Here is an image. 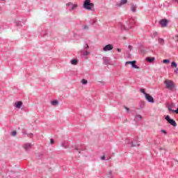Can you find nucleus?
Segmentation results:
<instances>
[{"label":"nucleus","instance_id":"f257e3e1","mask_svg":"<svg viewBox=\"0 0 178 178\" xmlns=\"http://www.w3.org/2000/svg\"><path fill=\"white\" fill-rule=\"evenodd\" d=\"M83 9L94 12V3H91V0H85L83 4Z\"/></svg>","mask_w":178,"mask_h":178},{"label":"nucleus","instance_id":"f03ea898","mask_svg":"<svg viewBox=\"0 0 178 178\" xmlns=\"http://www.w3.org/2000/svg\"><path fill=\"white\" fill-rule=\"evenodd\" d=\"M164 83L165 84L166 88H168V90H170V91H173V90L176 88L175 83H173V81H172L171 80L166 79Z\"/></svg>","mask_w":178,"mask_h":178},{"label":"nucleus","instance_id":"7ed1b4c3","mask_svg":"<svg viewBox=\"0 0 178 178\" xmlns=\"http://www.w3.org/2000/svg\"><path fill=\"white\" fill-rule=\"evenodd\" d=\"M119 26L122 30H130V29H133V26H134V19H131L129 20L128 26H124L122 23H119Z\"/></svg>","mask_w":178,"mask_h":178},{"label":"nucleus","instance_id":"20e7f679","mask_svg":"<svg viewBox=\"0 0 178 178\" xmlns=\"http://www.w3.org/2000/svg\"><path fill=\"white\" fill-rule=\"evenodd\" d=\"M136 63H137L136 60L127 61L125 63V65H131V67H133V69H140V67H138L137 65H136Z\"/></svg>","mask_w":178,"mask_h":178},{"label":"nucleus","instance_id":"39448f33","mask_svg":"<svg viewBox=\"0 0 178 178\" xmlns=\"http://www.w3.org/2000/svg\"><path fill=\"white\" fill-rule=\"evenodd\" d=\"M145 98L147 101V102H149L150 104H154V102H155L154 97H152V96H151L148 93L145 94Z\"/></svg>","mask_w":178,"mask_h":178},{"label":"nucleus","instance_id":"423d86ee","mask_svg":"<svg viewBox=\"0 0 178 178\" xmlns=\"http://www.w3.org/2000/svg\"><path fill=\"white\" fill-rule=\"evenodd\" d=\"M159 23L160 26H161V27H166L168 26V24L169 23V20L163 19H161L159 22Z\"/></svg>","mask_w":178,"mask_h":178},{"label":"nucleus","instance_id":"0eeeda50","mask_svg":"<svg viewBox=\"0 0 178 178\" xmlns=\"http://www.w3.org/2000/svg\"><path fill=\"white\" fill-rule=\"evenodd\" d=\"M165 120H167V122H168V123H170V124H171L172 126H174V127L177 126L176 121L170 119V117H169V115H167L165 117Z\"/></svg>","mask_w":178,"mask_h":178},{"label":"nucleus","instance_id":"6e6552de","mask_svg":"<svg viewBox=\"0 0 178 178\" xmlns=\"http://www.w3.org/2000/svg\"><path fill=\"white\" fill-rule=\"evenodd\" d=\"M112 49H113V44H108L103 47V51L104 52H108V51H112Z\"/></svg>","mask_w":178,"mask_h":178},{"label":"nucleus","instance_id":"1a4fd4ad","mask_svg":"<svg viewBox=\"0 0 178 178\" xmlns=\"http://www.w3.org/2000/svg\"><path fill=\"white\" fill-rule=\"evenodd\" d=\"M129 145V147H140V143L137 141V140H134L131 142H129L128 143Z\"/></svg>","mask_w":178,"mask_h":178},{"label":"nucleus","instance_id":"9d476101","mask_svg":"<svg viewBox=\"0 0 178 178\" xmlns=\"http://www.w3.org/2000/svg\"><path fill=\"white\" fill-rule=\"evenodd\" d=\"M67 6H69L70 10H74V9H76V8H77L76 4H73L72 3H67Z\"/></svg>","mask_w":178,"mask_h":178},{"label":"nucleus","instance_id":"9b49d317","mask_svg":"<svg viewBox=\"0 0 178 178\" xmlns=\"http://www.w3.org/2000/svg\"><path fill=\"white\" fill-rule=\"evenodd\" d=\"M22 106H23V102L22 101L16 102L14 104V106L15 108H17V109H20V108H22Z\"/></svg>","mask_w":178,"mask_h":178},{"label":"nucleus","instance_id":"f8f14e48","mask_svg":"<svg viewBox=\"0 0 178 178\" xmlns=\"http://www.w3.org/2000/svg\"><path fill=\"white\" fill-rule=\"evenodd\" d=\"M33 145L31 143H26L24 145V148L26 151H29V149H31Z\"/></svg>","mask_w":178,"mask_h":178},{"label":"nucleus","instance_id":"ddd939ff","mask_svg":"<svg viewBox=\"0 0 178 178\" xmlns=\"http://www.w3.org/2000/svg\"><path fill=\"white\" fill-rule=\"evenodd\" d=\"M75 151H79V154H81V150H83V147L80 145H76L74 147Z\"/></svg>","mask_w":178,"mask_h":178},{"label":"nucleus","instance_id":"4468645a","mask_svg":"<svg viewBox=\"0 0 178 178\" xmlns=\"http://www.w3.org/2000/svg\"><path fill=\"white\" fill-rule=\"evenodd\" d=\"M104 60V65H109V63H111V59H109V58L108 57H104L103 58Z\"/></svg>","mask_w":178,"mask_h":178},{"label":"nucleus","instance_id":"2eb2a0df","mask_svg":"<svg viewBox=\"0 0 178 178\" xmlns=\"http://www.w3.org/2000/svg\"><path fill=\"white\" fill-rule=\"evenodd\" d=\"M146 60L149 62V63H152V62L155 60V57H147Z\"/></svg>","mask_w":178,"mask_h":178},{"label":"nucleus","instance_id":"dca6fc26","mask_svg":"<svg viewBox=\"0 0 178 178\" xmlns=\"http://www.w3.org/2000/svg\"><path fill=\"white\" fill-rule=\"evenodd\" d=\"M136 9H137V5L131 4V12H133L134 13H136Z\"/></svg>","mask_w":178,"mask_h":178},{"label":"nucleus","instance_id":"f3484780","mask_svg":"<svg viewBox=\"0 0 178 178\" xmlns=\"http://www.w3.org/2000/svg\"><path fill=\"white\" fill-rule=\"evenodd\" d=\"M127 3V0H121L120 3L117 4L118 6H122V5H126Z\"/></svg>","mask_w":178,"mask_h":178},{"label":"nucleus","instance_id":"a211bd4d","mask_svg":"<svg viewBox=\"0 0 178 178\" xmlns=\"http://www.w3.org/2000/svg\"><path fill=\"white\" fill-rule=\"evenodd\" d=\"M135 118L136 119V120L138 122H140L141 120H143V116L141 115H138L137 114L136 116H135Z\"/></svg>","mask_w":178,"mask_h":178},{"label":"nucleus","instance_id":"6ab92c4d","mask_svg":"<svg viewBox=\"0 0 178 178\" xmlns=\"http://www.w3.org/2000/svg\"><path fill=\"white\" fill-rule=\"evenodd\" d=\"M70 63H71V65H77V63H79V60H77V59H76V58H74V59L71 60Z\"/></svg>","mask_w":178,"mask_h":178},{"label":"nucleus","instance_id":"aec40b11","mask_svg":"<svg viewBox=\"0 0 178 178\" xmlns=\"http://www.w3.org/2000/svg\"><path fill=\"white\" fill-rule=\"evenodd\" d=\"M61 147H63V148H69V145H67V143L63 141L61 143Z\"/></svg>","mask_w":178,"mask_h":178},{"label":"nucleus","instance_id":"412c9836","mask_svg":"<svg viewBox=\"0 0 178 178\" xmlns=\"http://www.w3.org/2000/svg\"><path fill=\"white\" fill-rule=\"evenodd\" d=\"M81 54H82V55H83V56H87L88 55H90V52L85 51L84 50H81Z\"/></svg>","mask_w":178,"mask_h":178},{"label":"nucleus","instance_id":"4be33fe9","mask_svg":"<svg viewBox=\"0 0 178 178\" xmlns=\"http://www.w3.org/2000/svg\"><path fill=\"white\" fill-rule=\"evenodd\" d=\"M158 42L159 45H163V44H165V40H163V38H159Z\"/></svg>","mask_w":178,"mask_h":178},{"label":"nucleus","instance_id":"5701e85b","mask_svg":"<svg viewBox=\"0 0 178 178\" xmlns=\"http://www.w3.org/2000/svg\"><path fill=\"white\" fill-rule=\"evenodd\" d=\"M48 30H44L41 32V35L44 37V35H48Z\"/></svg>","mask_w":178,"mask_h":178},{"label":"nucleus","instance_id":"b1692460","mask_svg":"<svg viewBox=\"0 0 178 178\" xmlns=\"http://www.w3.org/2000/svg\"><path fill=\"white\" fill-rule=\"evenodd\" d=\"M58 104H59V102L58 100H54L51 102V105L56 106L58 105Z\"/></svg>","mask_w":178,"mask_h":178},{"label":"nucleus","instance_id":"393cba45","mask_svg":"<svg viewBox=\"0 0 178 178\" xmlns=\"http://www.w3.org/2000/svg\"><path fill=\"white\" fill-rule=\"evenodd\" d=\"M171 66L172 67L177 68V64L176 63V62H172L171 63Z\"/></svg>","mask_w":178,"mask_h":178},{"label":"nucleus","instance_id":"a878e982","mask_svg":"<svg viewBox=\"0 0 178 178\" xmlns=\"http://www.w3.org/2000/svg\"><path fill=\"white\" fill-rule=\"evenodd\" d=\"M100 159L102 161H108L109 160V159L106 156H102V157H100Z\"/></svg>","mask_w":178,"mask_h":178},{"label":"nucleus","instance_id":"bb28decb","mask_svg":"<svg viewBox=\"0 0 178 178\" xmlns=\"http://www.w3.org/2000/svg\"><path fill=\"white\" fill-rule=\"evenodd\" d=\"M140 92H142V94H144L145 97V94H148V93L145 92V89H144V88H140Z\"/></svg>","mask_w":178,"mask_h":178},{"label":"nucleus","instance_id":"cd10ccee","mask_svg":"<svg viewBox=\"0 0 178 178\" xmlns=\"http://www.w3.org/2000/svg\"><path fill=\"white\" fill-rule=\"evenodd\" d=\"M90 48V46H88V44L85 43L83 45V49H88Z\"/></svg>","mask_w":178,"mask_h":178},{"label":"nucleus","instance_id":"c85d7f7f","mask_svg":"<svg viewBox=\"0 0 178 178\" xmlns=\"http://www.w3.org/2000/svg\"><path fill=\"white\" fill-rule=\"evenodd\" d=\"M81 83H82V84L86 86V84H87L88 83V81L86 79H82Z\"/></svg>","mask_w":178,"mask_h":178},{"label":"nucleus","instance_id":"c756f323","mask_svg":"<svg viewBox=\"0 0 178 178\" xmlns=\"http://www.w3.org/2000/svg\"><path fill=\"white\" fill-rule=\"evenodd\" d=\"M108 177L113 178V176L112 175V171H109L108 173Z\"/></svg>","mask_w":178,"mask_h":178},{"label":"nucleus","instance_id":"7c9ffc66","mask_svg":"<svg viewBox=\"0 0 178 178\" xmlns=\"http://www.w3.org/2000/svg\"><path fill=\"white\" fill-rule=\"evenodd\" d=\"M17 131H12V133H11V136H13V137H15V136H17Z\"/></svg>","mask_w":178,"mask_h":178},{"label":"nucleus","instance_id":"2f4dec72","mask_svg":"<svg viewBox=\"0 0 178 178\" xmlns=\"http://www.w3.org/2000/svg\"><path fill=\"white\" fill-rule=\"evenodd\" d=\"M50 144L53 145V144H55V140H54V138L50 139Z\"/></svg>","mask_w":178,"mask_h":178},{"label":"nucleus","instance_id":"473e14b6","mask_svg":"<svg viewBox=\"0 0 178 178\" xmlns=\"http://www.w3.org/2000/svg\"><path fill=\"white\" fill-rule=\"evenodd\" d=\"M161 132L163 133V134H164L165 136H166V134H168V132H166V131L161 129Z\"/></svg>","mask_w":178,"mask_h":178},{"label":"nucleus","instance_id":"72a5a7b5","mask_svg":"<svg viewBox=\"0 0 178 178\" xmlns=\"http://www.w3.org/2000/svg\"><path fill=\"white\" fill-rule=\"evenodd\" d=\"M169 62H170V60H169L168 59H165L163 60V63H169Z\"/></svg>","mask_w":178,"mask_h":178},{"label":"nucleus","instance_id":"f704fd0d","mask_svg":"<svg viewBox=\"0 0 178 178\" xmlns=\"http://www.w3.org/2000/svg\"><path fill=\"white\" fill-rule=\"evenodd\" d=\"M22 133L24 136H26V134H27V133H26V131H24V129H22Z\"/></svg>","mask_w":178,"mask_h":178},{"label":"nucleus","instance_id":"c9c22d12","mask_svg":"<svg viewBox=\"0 0 178 178\" xmlns=\"http://www.w3.org/2000/svg\"><path fill=\"white\" fill-rule=\"evenodd\" d=\"M83 30H88V26L85 25V26H83Z\"/></svg>","mask_w":178,"mask_h":178},{"label":"nucleus","instance_id":"e433bc0d","mask_svg":"<svg viewBox=\"0 0 178 178\" xmlns=\"http://www.w3.org/2000/svg\"><path fill=\"white\" fill-rule=\"evenodd\" d=\"M128 48H129V51H131L133 49V46L129 45Z\"/></svg>","mask_w":178,"mask_h":178},{"label":"nucleus","instance_id":"4c0bfd02","mask_svg":"<svg viewBox=\"0 0 178 178\" xmlns=\"http://www.w3.org/2000/svg\"><path fill=\"white\" fill-rule=\"evenodd\" d=\"M27 136L28 137H33V134L30 133V134H27Z\"/></svg>","mask_w":178,"mask_h":178},{"label":"nucleus","instance_id":"58836bf2","mask_svg":"<svg viewBox=\"0 0 178 178\" xmlns=\"http://www.w3.org/2000/svg\"><path fill=\"white\" fill-rule=\"evenodd\" d=\"M124 108L126 109V111H127V112H129L130 109L128 107L124 106Z\"/></svg>","mask_w":178,"mask_h":178},{"label":"nucleus","instance_id":"ea45409f","mask_svg":"<svg viewBox=\"0 0 178 178\" xmlns=\"http://www.w3.org/2000/svg\"><path fill=\"white\" fill-rule=\"evenodd\" d=\"M168 111L173 112V111H175V110L172 109V108H170V107H168Z\"/></svg>","mask_w":178,"mask_h":178},{"label":"nucleus","instance_id":"a19ab883","mask_svg":"<svg viewBox=\"0 0 178 178\" xmlns=\"http://www.w3.org/2000/svg\"><path fill=\"white\" fill-rule=\"evenodd\" d=\"M117 51H118V52H122V49H119V48L117 49Z\"/></svg>","mask_w":178,"mask_h":178},{"label":"nucleus","instance_id":"79ce46f5","mask_svg":"<svg viewBox=\"0 0 178 178\" xmlns=\"http://www.w3.org/2000/svg\"><path fill=\"white\" fill-rule=\"evenodd\" d=\"M153 37H156V32H154V33H153Z\"/></svg>","mask_w":178,"mask_h":178},{"label":"nucleus","instance_id":"37998d69","mask_svg":"<svg viewBox=\"0 0 178 178\" xmlns=\"http://www.w3.org/2000/svg\"><path fill=\"white\" fill-rule=\"evenodd\" d=\"M17 26H20V24H17Z\"/></svg>","mask_w":178,"mask_h":178},{"label":"nucleus","instance_id":"c03bdc74","mask_svg":"<svg viewBox=\"0 0 178 178\" xmlns=\"http://www.w3.org/2000/svg\"><path fill=\"white\" fill-rule=\"evenodd\" d=\"M0 1H5V0H0Z\"/></svg>","mask_w":178,"mask_h":178}]
</instances>
